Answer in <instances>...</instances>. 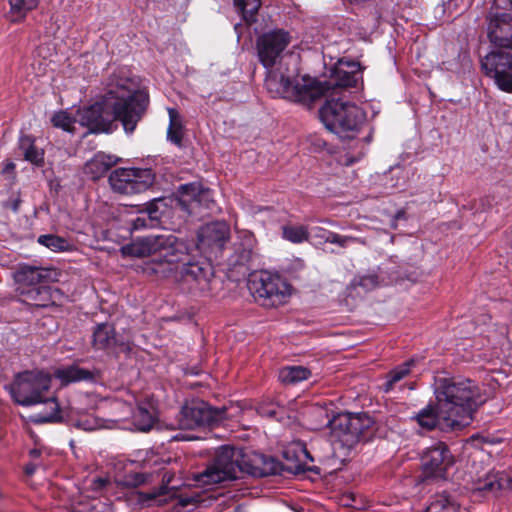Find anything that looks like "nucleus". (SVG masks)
Here are the masks:
<instances>
[{
    "label": "nucleus",
    "mask_w": 512,
    "mask_h": 512,
    "mask_svg": "<svg viewBox=\"0 0 512 512\" xmlns=\"http://www.w3.org/2000/svg\"><path fill=\"white\" fill-rule=\"evenodd\" d=\"M291 42V36L282 29L261 35L257 40V52L260 62L270 68L284 62V50Z\"/></svg>",
    "instance_id": "nucleus-12"
},
{
    "label": "nucleus",
    "mask_w": 512,
    "mask_h": 512,
    "mask_svg": "<svg viewBox=\"0 0 512 512\" xmlns=\"http://www.w3.org/2000/svg\"><path fill=\"white\" fill-rule=\"evenodd\" d=\"M511 2H512V0H511Z\"/></svg>",
    "instance_id": "nucleus-57"
},
{
    "label": "nucleus",
    "mask_w": 512,
    "mask_h": 512,
    "mask_svg": "<svg viewBox=\"0 0 512 512\" xmlns=\"http://www.w3.org/2000/svg\"><path fill=\"white\" fill-rule=\"evenodd\" d=\"M36 470V466L31 464V465H27L26 468H25V472L27 475H32Z\"/></svg>",
    "instance_id": "nucleus-49"
},
{
    "label": "nucleus",
    "mask_w": 512,
    "mask_h": 512,
    "mask_svg": "<svg viewBox=\"0 0 512 512\" xmlns=\"http://www.w3.org/2000/svg\"><path fill=\"white\" fill-rule=\"evenodd\" d=\"M282 237L294 244H300L309 239L308 227L305 225L286 224L282 226Z\"/></svg>",
    "instance_id": "nucleus-36"
},
{
    "label": "nucleus",
    "mask_w": 512,
    "mask_h": 512,
    "mask_svg": "<svg viewBox=\"0 0 512 512\" xmlns=\"http://www.w3.org/2000/svg\"><path fill=\"white\" fill-rule=\"evenodd\" d=\"M257 412L263 417L281 419L284 409L272 402H262L258 405Z\"/></svg>",
    "instance_id": "nucleus-42"
},
{
    "label": "nucleus",
    "mask_w": 512,
    "mask_h": 512,
    "mask_svg": "<svg viewBox=\"0 0 512 512\" xmlns=\"http://www.w3.org/2000/svg\"><path fill=\"white\" fill-rule=\"evenodd\" d=\"M421 461L426 477L443 478L454 459L446 444L438 442L426 449Z\"/></svg>",
    "instance_id": "nucleus-15"
},
{
    "label": "nucleus",
    "mask_w": 512,
    "mask_h": 512,
    "mask_svg": "<svg viewBox=\"0 0 512 512\" xmlns=\"http://www.w3.org/2000/svg\"><path fill=\"white\" fill-rule=\"evenodd\" d=\"M161 242L163 243H161L154 261L159 265H168V268L163 269L162 272L176 271V267L187 256L185 244L174 235H162Z\"/></svg>",
    "instance_id": "nucleus-17"
},
{
    "label": "nucleus",
    "mask_w": 512,
    "mask_h": 512,
    "mask_svg": "<svg viewBox=\"0 0 512 512\" xmlns=\"http://www.w3.org/2000/svg\"><path fill=\"white\" fill-rule=\"evenodd\" d=\"M415 360L411 359L405 362L403 365L396 367L392 371H390L387 375V380L383 384V390L385 392H389L393 389L395 383L402 380L406 375L410 372V367L414 365Z\"/></svg>",
    "instance_id": "nucleus-38"
},
{
    "label": "nucleus",
    "mask_w": 512,
    "mask_h": 512,
    "mask_svg": "<svg viewBox=\"0 0 512 512\" xmlns=\"http://www.w3.org/2000/svg\"><path fill=\"white\" fill-rule=\"evenodd\" d=\"M20 295L26 304L37 308H46L55 305L59 290L52 289L46 285H39L30 288H20Z\"/></svg>",
    "instance_id": "nucleus-19"
},
{
    "label": "nucleus",
    "mask_w": 512,
    "mask_h": 512,
    "mask_svg": "<svg viewBox=\"0 0 512 512\" xmlns=\"http://www.w3.org/2000/svg\"><path fill=\"white\" fill-rule=\"evenodd\" d=\"M313 413L326 418L325 425L330 428L333 441L349 448L358 443L373 424L367 414L340 413L329 419L326 410L322 408L313 409Z\"/></svg>",
    "instance_id": "nucleus-6"
},
{
    "label": "nucleus",
    "mask_w": 512,
    "mask_h": 512,
    "mask_svg": "<svg viewBox=\"0 0 512 512\" xmlns=\"http://www.w3.org/2000/svg\"><path fill=\"white\" fill-rule=\"evenodd\" d=\"M112 190L119 194L134 195L148 190L155 181L151 169L116 168L109 175Z\"/></svg>",
    "instance_id": "nucleus-11"
},
{
    "label": "nucleus",
    "mask_w": 512,
    "mask_h": 512,
    "mask_svg": "<svg viewBox=\"0 0 512 512\" xmlns=\"http://www.w3.org/2000/svg\"><path fill=\"white\" fill-rule=\"evenodd\" d=\"M9 18L11 22H20L26 15L37 8L39 0H9Z\"/></svg>",
    "instance_id": "nucleus-33"
},
{
    "label": "nucleus",
    "mask_w": 512,
    "mask_h": 512,
    "mask_svg": "<svg viewBox=\"0 0 512 512\" xmlns=\"http://www.w3.org/2000/svg\"><path fill=\"white\" fill-rule=\"evenodd\" d=\"M355 285L362 287L364 290L369 291L379 286V278L376 274H367L360 276L354 281Z\"/></svg>",
    "instance_id": "nucleus-43"
},
{
    "label": "nucleus",
    "mask_w": 512,
    "mask_h": 512,
    "mask_svg": "<svg viewBox=\"0 0 512 512\" xmlns=\"http://www.w3.org/2000/svg\"><path fill=\"white\" fill-rule=\"evenodd\" d=\"M51 121L55 127L61 128L68 132H72L73 125L76 121H78V119L73 118L66 111H59L53 115Z\"/></svg>",
    "instance_id": "nucleus-41"
},
{
    "label": "nucleus",
    "mask_w": 512,
    "mask_h": 512,
    "mask_svg": "<svg viewBox=\"0 0 512 512\" xmlns=\"http://www.w3.org/2000/svg\"><path fill=\"white\" fill-rule=\"evenodd\" d=\"M234 5L246 22H253L261 2L260 0H234Z\"/></svg>",
    "instance_id": "nucleus-39"
},
{
    "label": "nucleus",
    "mask_w": 512,
    "mask_h": 512,
    "mask_svg": "<svg viewBox=\"0 0 512 512\" xmlns=\"http://www.w3.org/2000/svg\"><path fill=\"white\" fill-rule=\"evenodd\" d=\"M19 149L24 155L26 161L31 162L37 166H41L44 162V153L41 149L37 148L34 140L30 136H22L19 140Z\"/></svg>",
    "instance_id": "nucleus-31"
},
{
    "label": "nucleus",
    "mask_w": 512,
    "mask_h": 512,
    "mask_svg": "<svg viewBox=\"0 0 512 512\" xmlns=\"http://www.w3.org/2000/svg\"><path fill=\"white\" fill-rule=\"evenodd\" d=\"M512 487V478L505 472H493L487 474L483 479H478L474 489L496 493L506 491Z\"/></svg>",
    "instance_id": "nucleus-23"
},
{
    "label": "nucleus",
    "mask_w": 512,
    "mask_h": 512,
    "mask_svg": "<svg viewBox=\"0 0 512 512\" xmlns=\"http://www.w3.org/2000/svg\"><path fill=\"white\" fill-rule=\"evenodd\" d=\"M181 197L178 200V204L181 209L193 214L196 209L200 206L210 208L213 203L212 194L209 189H203L197 183H189L181 186Z\"/></svg>",
    "instance_id": "nucleus-18"
},
{
    "label": "nucleus",
    "mask_w": 512,
    "mask_h": 512,
    "mask_svg": "<svg viewBox=\"0 0 512 512\" xmlns=\"http://www.w3.org/2000/svg\"><path fill=\"white\" fill-rule=\"evenodd\" d=\"M38 243L54 252L69 251L73 247V244L67 239L52 234L40 235Z\"/></svg>",
    "instance_id": "nucleus-37"
},
{
    "label": "nucleus",
    "mask_w": 512,
    "mask_h": 512,
    "mask_svg": "<svg viewBox=\"0 0 512 512\" xmlns=\"http://www.w3.org/2000/svg\"><path fill=\"white\" fill-rule=\"evenodd\" d=\"M248 288L255 301L266 308L284 305L291 296V287L286 280L265 270L250 275Z\"/></svg>",
    "instance_id": "nucleus-7"
},
{
    "label": "nucleus",
    "mask_w": 512,
    "mask_h": 512,
    "mask_svg": "<svg viewBox=\"0 0 512 512\" xmlns=\"http://www.w3.org/2000/svg\"><path fill=\"white\" fill-rule=\"evenodd\" d=\"M317 82L320 83V81H317ZM321 84H324L326 87H328L327 90L325 91V93L322 95V96H325L334 87L344 88V87L356 86L357 75L354 71H346L343 68L338 67L335 70V81L333 83L324 81V82H321Z\"/></svg>",
    "instance_id": "nucleus-34"
},
{
    "label": "nucleus",
    "mask_w": 512,
    "mask_h": 512,
    "mask_svg": "<svg viewBox=\"0 0 512 512\" xmlns=\"http://www.w3.org/2000/svg\"><path fill=\"white\" fill-rule=\"evenodd\" d=\"M324 240L327 243L336 244L342 248H346L351 243H358L364 246L367 245V241L364 238L340 235L331 231L326 232Z\"/></svg>",
    "instance_id": "nucleus-40"
},
{
    "label": "nucleus",
    "mask_w": 512,
    "mask_h": 512,
    "mask_svg": "<svg viewBox=\"0 0 512 512\" xmlns=\"http://www.w3.org/2000/svg\"><path fill=\"white\" fill-rule=\"evenodd\" d=\"M225 408H213L205 401L192 399L185 402L179 411L171 429L195 430L212 426L225 418Z\"/></svg>",
    "instance_id": "nucleus-8"
},
{
    "label": "nucleus",
    "mask_w": 512,
    "mask_h": 512,
    "mask_svg": "<svg viewBox=\"0 0 512 512\" xmlns=\"http://www.w3.org/2000/svg\"><path fill=\"white\" fill-rule=\"evenodd\" d=\"M415 420L418 425L426 430H432L439 428L441 430H456L461 429L460 427H446L445 421L441 417V413L436 407V410L432 406L423 408L416 416Z\"/></svg>",
    "instance_id": "nucleus-25"
},
{
    "label": "nucleus",
    "mask_w": 512,
    "mask_h": 512,
    "mask_svg": "<svg viewBox=\"0 0 512 512\" xmlns=\"http://www.w3.org/2000/svg\"><path fill=\"white\" fill-rule=\"evenodd\" d=\"M320 118L327 129L341 138H354L364 120V113L355 104L342 99L327 100L320 109Z\"/></svg>",
    "instance_id": "nucleus-5"
},
{
    "label": "nucleus",
    "mask_w": 512,
    "mask_h": 512,
    "mask_svg": "<svg viewBox=\"0 0 512 512\" xmlns=\"http://www.w3.org/2000/svg\"><path fill=\"white\" fill-rule=\"evenodd\" d=\"M320 231L324 232V235L322 236L324 238V236L326 235L327 231H325V229H323V228H320Z\"/></svg>",
    "instance_id": "nucleus-56"
},
{
    "label": "nucleus",
    "mask_w": 512,
    "mask_h": 512,
    "mask_svg": "<svg viewBox=\"0 0 512 512\" xmlns=\"http://www.w3.org/2000/svg\"><path fill=\"white\" fill-rule=\"evenodd\" d=\"M426 512H460V505L450 496L438 494L432 498Z\"/></svg>",
    "instance_id": "nucleus-35"
},
{
    "label": "nucleus",
    "mask_w": 512,
    "mask_h": 512,
    "mask_svg": "<svg viewBox=\"0 0 512 512\" xmlns=\"http://www.w3.org/2000/svg\"><path fill=\"white\" fill-rule=\"evenodd\" d=\"M132 229L134 230H139V229H142V228H145L148 226L147 224V219L145 217H137L135 218L134 220H132Z\"/></svg>",
    "instance_id": "nucleus-46"
},
{
    "label": "nucleus",
    "mask_w": 512,
    "mask_h": 512,
    "mask_svg": "<svg viewBox=\"0 0 512 512\" xmlns=\"http://www.w3.org/2000/svg\"><path fill=\"white\" fill-rule=\"evenodd\" d=\"M30 454L33 456V457H36L39 455V451L38 450H31Z\"/></svg>",
    "instance_id": "nucleus-53"
},
{
    "label": "nucleus",
    "mask_w": 512,
    "mask_h": 512,
    "mask_svg": "<svg viewBox=\"0 0 512 512\" xmlns=\"http://www.w3.org/2000/svg\"><path fill=\"white\" fill-rule=\"evenodd\" d=\"M285 459L289 462L287 464V469L298 474L305 470V467L302 463V457L309 458L312 461V458L309 455V452L306 450L303 444L296 443L293 447L288 448L283 453Z\"/></svg>",
    "instance_id": "nucleus-29"
},
{
    "label": "nucleus",
    "mask_w": 512,
    "mask_h": 512,
    "mask_svg": "<svg viewBox=\"0 0 512 512\" xmlns=\"http://www.w3.org/2000/svg\"><path fill=\"white\" fill-rule=\"evenodd\" d=\"M485 20L491 44L498 48L512 49V15L491 10Z\"/></svg>",
    "instance_id": "nucleus-14"
},
{
    "label": "nucleus",
    "mask_w": 512,
    "mask_h": 512,
    "mask_svg": "<svg viewBox=\"0 0 512 512\" xmlns=\"http://www.w3.org/2000/svg\"><path fill=\"white\" fill-rule=\"evenodd\" d=\"M117 162L118 158L116 156L97 153L85 164V173L93 180L99 179Z\"/></svg>",
    "instance_id": "nucleus-24"
},
{
    "label": "nucleus",
    "mask_w": 512,
    "mask_h": 512,
    "mask_svg": "<svg viewBox=\"0 0 512 512\" xmlns=\"http://www.w3.org/2000/svg\"><path fill=\"white\" fill-rule=\"evenodd\" d=\"M115 328L107 323L98 324L93 332L92 345L97 350H109L116 345Z\"/></svg>",
    "instance_id": "nucleus-26"
},
{
    "label": "nucleus",
    "mask_w": 512,
    "mask_h": 512,
    "mask_svg": "<svg viewBox=\"0 0 512 512\" xmlns=\"http://www.w3.org/2000/svg\"><path fill=\"white\" fill-rule=\"evenodd\" d=\"M77 426L85 431H93L101 428L103 425L97 418L86 416L78 421Z\"/></svg>",
    "instance_id": "nucleus-44"
},
{
    "label": "nucleus",
    "mask_w": 512,
    "mask_h": 512,
    "mask_svg": "<svg viewBox=\"0 0 512 512\" xmlns=\"http://www.w3.org/2000/svg\"><path fill=\"white\" fill-rule=\"evenodd\" d=\"M54 376L61 381L62 385H68L72 382L93 379V373L87 369L80 368L76 365H70L58 368Z\"/></svg>",
    "instance_id": "nucleus-28"
},
{
    "label": "nucleus",
    "mask_w": 512,
    "mask_h": 512,
    "mask_svg": "<svg viewBox=\"0 0 512 512\" xmlns=\"http://www.w3.org/2000/svg\"><path fill=\"white\" fill-rule=\"evenodd\" d=\"M148 103V94L139 89L137 81L119 71L109 77L103 102L79 110L78 122L92 133H108L118 120L127 133H132Z\"/></svg>",
    "instance_id": "nucleus-1"
},
{
    "label": "nucleus",
    "mask_w": 512,
    "mask_h": 512,
    "mask_svg": "<svg viewBox=\"0 0 512 512\" xmlns=\"http://www.w3.org/2000/svg\"><path fill=\"white\" fill-rule=\"evenodd\" d=\"M434 393L446 427L462 429L471 423L479 393L470 380L438 378Z\"/></svg>",
    "instance_id": "nucleus-2"
},
{
    "label": "nucleus",
    "mask_w": 512,
    "mask_h": 512,
    "mask_svg": "<svg viewBox=\"0 0 512 512\" xmlns=\"http://www.w3.org/2000/svg\"><path fill=\"white\" fill-rule=\"evenodd\" d=\"M266 69L265 87L274 98L311 103L322 97L328 88L311 77H299L297 70L290 69L287 62Z\"/></svg>",
    "instance_id": "nucleus-3"
},
{
    "label": "nucleus",
    "mask_w": 512,
    "mask_h": 512,
    "mask_svg": "<svg viewBox=\"0 0 512 512\" xmlns=\"http://www.w3.org/2000/svg\"><path fill=\"white\" fill-rule=\"evenodd\" d=\"M169 126L167 129V139L178 147L182 146L184 136V126L181 116L174 108H168Z\"/></svg>",
    "instance_id": "nucleus-30"
},
{
    "label": "nucleus",
    "mask_w": 512,
    "mask_h": 512,
    "mask_svg": "<svg viewBox=\"0 0 512 512\" xmlns=\"http://www.w3.org/2000/svg\"><path fill=\"white\" fill-rule=\"evenodd\" d=\"M20 199L19 198H13L5 202L4 207L9 208L12 211L16 212L18 211L19 205H20Z\"/></svg>",
    "instance_id": "nucleus-47"
},
{
    "label": "nucleus",
    "mask_w": 512,
    "mask_h": 512,
    "mask_svg": "<svg viewBox=\"0 0 512 512\" xmlns=\"http://www.w3.org/2000/svg\"><path fill=\"white\" fill-rule=\"evenodd\" d=\"M342 163L345 164V165H351L352 163H354V160L353 159H350L348 157H345L343 160H342Z\"/></svg>",
    "instance_id": "nucleus-52"
},
{
    "label": "nucleus",
    "mask_w": 512,
    "mask_h": 512,
    "mask_svg": "<svg viewBox=\"0 0 512 512\" xmlns=\"http://www.w3.org/2000/svg\"><path fill=\"white\" fill-rule=\"evenodd\" d=\"M15 168V164L12 162H9L5 165V168L3 169V172H9Z\"/></svg>",
    "instance_id": "nucleus-50"
},
{
    "label": "nucleus",
    "mask_w": 512,
    "mask_h": 512,
    "mask_svg": "<svg viewBox=\"0 0 512 512\" xmlns=\"http://www.w3.org/2000/svg\"><path fill=\"white\" fill-rule=\"evenodd\" d=\"M51 387L50 375L41 371H25L18 373L8 390L14 401L22 406H31L44 402L48 408L46 413H38L32 417L34 423H51L61 420L60 407L56 398H45L44 393Z\"/></svg>",
    "instance_id": "nucleus-4"
},
{
    "label": "nucleus",
    "mask_w": 512,
    "mask_h": 512,
    "mask_svg": "<svg viewBox=\"0 0 512 512\" xmlns=\"http://www.w3.org/2000/svg\"><path fill=\"white\" fill-rule=\"evenodd\" d=\"M52 270L40 267L22 266L15 274L21 288L44 285L51 279Z\"/></svg>",
    "instance_id": "nucleus-21"
},
{
    "label": "nucleus",
    "mask_w": 512,
    "mask_h": 512,
    "mask_svg": "<svg viewBox=\"0 0 512 512\" xmlns=\"http://www.w3.org/2000/svg\"><path fill=\"white\" fill-rule=\"evenodd\" d=\"M240 455V452L232 447H221L214 462L198 473L195 480L202 485H212L239 478L243 472L239 462Z\"/></svg>",
    "instance_id": "nucleus-9"
},
{
    "label": "nucleus",
    "mask_w": 512,
    "mask_h": 512,
    "mask_svg": "<svg viewBox=\"0 0 512 512\" xmlns=\"http://www.w3.org/2000/svg\"><path fill=\"white\" fill-rule=\"evenodd\" d=\"M146 214L148 215V220L153 221L158 218L157 212H158V206L155 201L150 202L147 204L145 209Z\"/></svg>",
    "instance_id": "nucleus-45"
},
{
    "label": "nucleus",
    "mask_w": 512,
    "mask_h": 512,
    "mask_svg": "<svg viewBox=\"0 0 512 512\" xmlns=\"http://www.w3.org/2000/svg\"><path fill=\"white\" fill-rule=\"evenodd\" d=\"M310 375L311 371L304 366H286L280 369L278 378L284 384H297L307 380Z\"/></svg>",
    "instance_id": "nucleus-32"
},
{
    "label": "nucleus",
    "mask_w": 512,
    "mask_h": 512,
    "mask_svg": "<svg viewBox=\"0 0 512 512\" xmlns=\"http://www.w3.org/2000/svg\"><path fill=\"white\" fill-rule=\"evenodd\" d=\"M162 235L147 236L134 240L131 244L126 245L122 248V252L125 255L133 257H149L154 256L156 258L159 247L161 246Z\"/></svg>",
    "instance_id": "nucleus-20"
},
{
    "label": "nucleus",
    "mask_w": 512,
    "mask_h": 512,
    "mask_svg": "<svg viewBox=\"0 0 512 512\" xmlns=\"http://www.w3.org/2000/svg\"><path fill=\"white\" fill-rule=\"evenodd\" d=\"M196 502L195 499L193 497H183L181 496L180 499H179V504L182 506V507H187L188 505L192 504Z\"/></svg>",
    "instance_id": "nucleus-48"
},
{
    "label": "nucleus",
    "mask_w": 512,
    "mask_h": 512,
    "mask_svg": "<svg viewBox=\"0 0 512 512\" xmlns=\"http://www.w3.org/2000/svg\"><path fill=\"white\" fill-rule=\"evenodd\" d=\"M485 74L494 79L497 87L512 93V54L508 52H491L481 61Z\"/></svg>",
    "instance_id": "nucleus-13"
},
{
    "label": "nucleus",
    "mask_w": 512,
    "mask_h": 512,
    "mask_svg": "<svg viewBox=\"0 0 512 512\" xmlns=\"http://www.w3.org/2000/svg\"><path fill=\"white\" fill-rule=\"evenodd\" d=\"M255 245V237L251 233H243L240 242L235 244V264L245 265L250 262L255 255Z\"/></svg>",
    "instance_id": "nucleus-27"
},
{
    "label": "nucleus",
    "mask_w": 512,
    "mask_h": 512,
    "mask_svg": "<svg viewBox=\"0 0 512 512\" xmlns=\"http://www.w3.org/2000/svg\"><path fill=\"white\" fill-rule=\"evenodd\" d=\"M320 231L324 232V235L322 236L324 238V236L326 235L327 231H325V229H323V228H320Z\"/></svg>",
    "instance_id": "nucleus-55"
},
{
    "label": "nucleus",
    "mask_w": 512,
    "mask_h": 512,
    "mask_svg": "<svg viewBox=\"0 0 512 512\" xmlns=\"http://www.w3.org/2000/svg\"><path fill=\"white\" fill-rule=\"evenodd\" d=\"M98 481L101 486H104L106 484V480L104 479H99Z\"/></svg>",
    "instance_id": "nucleus-54"
},
{
    "label": "nucleus",
    "mask_w": 512,
    "mask_h": 512,
    "mask_svg": "<svg viewBox=\"0 0 512 512\" xmlns=\"http://www.w3.org/2000/svg\"><path fill=\"white\" fill-rule=\"evenodd\" d=\"M230 238V228L225 222H212L198 231V247L204 251L219 252Z\"/></svg>",
    "instance_id": "nucleus-16"
},
{
    "label": "nucleus",
    "mask_w": 512,
    "mask_h": 512,
    "mask_svg": "<svg viewBox=\"0 0 512 512\" xmlns=\"http://www.w3.org/2000/svg\"><path fill=\"white\" fill-rule=\"evenodd\" d=\"M132 424L135 428L142 432L149 431L156 420V410L151 402L144 401L137 403L132 411Z\"/></svg>",
    "instance_id": "nucleus-22"
},
{
    "label": "nucleus",
    "mask_w": 512,
    "mask_h": 512,
    "mask_svg": "<svg viewBox=\"0 0 512 512\" xmlns=\"http://www.w3.org/2000/svg\"><path fill=\"white\" fill-rule=\"evenodd\" d=\"M214 270L206 261L187 262L176 267V280L183 291L195 295L212 292Z\"/></svg>",
    "instance_id": "nucleus-10"
},
{
    "label": "nucleus",
    "mask_w": 512,
    "mask_h": 512,
    "mask_svg": "<svg viewBox=\"0 0 512 512\" xmlns=\"http://www.w3.org/2000/svg\"><path fill=\"white\" fill-rule=\"evenodd\" d=\"M190 439H191L190 437L185 436L183 434H177V435H175L173 437V440H177V441H179V440H190Z\"/></svg>",
    "instance_id": "nucleus-51"
}]
</instances>
